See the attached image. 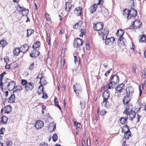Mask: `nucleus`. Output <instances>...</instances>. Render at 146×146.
<instances>
[{"instance_id": "aec40b11", "label": "nucleus", "mask_w": 146, "mask_h": 146, "mask_svg": "<svg viewBox=\"0 0 146 146\" xmlns=\"http://www.w3.org/2000/svg\"><path fill=\"white\" fill-rule=\"evenodd\" d=\"M108 90L107 89L104 91L102 94V96L104 99L108 100L110 96V94L108 92Z\"/></svg>"}, {"instance_id": "5fc2aeb1", "label": "nucleus", "mask_w": 146, "mask_h": 146, "mask_svg": "<svg viewBox=\"0 0 146 146\" xmlns=\"http://www.w3.org/2000/svg\"><path fill=\"white\" fill-rule=\"evenodd\" d=\"M37 78L38 79H40V83H41L42 82V80H43L44 79V78H43L42 77V74H38L37 77Z\"/></svg>"}, {"instance_id": "4be33fe9", "label": "nucleus", "mask_w": 146, "mask_h": 146, "mask_svg": "<svg viewBox=\"0 0 146 146\" xmlns=\"http://www.w3.org/2000/svg\"><path fill=\"white\" fill-rule=\"evenodd\" d=\"M21 51L23 52L24 53L28 50L29 48V46L27 44H25L23 45L21 47Z\"/></svg>"}, {"instance_id": "412c9836", "label": "nucleus", "mask_w": 146, "mask_h": 146, "mask_svg": "<svg viewBox=\"0 0 146 146\" xmlns=\"http://www.w3.org/2000/svg\"><path fill=\"white\" fill-rule=\"evenodd\" d=\"M39 53L38 50H33V53L30 54V55L32 57H36L39 55Z\"/></svg>"}, {"instance_id": "e2e57ef3", "label": "nucleus", "mask_w": 146, "mask_h": 146, "mask_svg": "<svg viewBox=\"0 0 146 146\" xmlns=\"http://www.w3.org/2000/svg\"><path fill=\"white\" fill-rule=\"evenodd\" d=\"M42 97L44 99H46L48 98L47 95L46 93L43 92V95Z\"/></svg>"}, {"instance_id": "680f3d73", "label": "nucleus", "mask_w": 146, "mask_h": 146, "mask_svg": "<svg viewBox=\"0 0 146 146\" xmlns=\"http://www.w3.org/2000/svg\"><path fill=\"white\" fill-rule=\"evenodd\" d=\"M39 146H48V145L47 143L43 142L40 144Z\"/></svg>"}, {"instance_id": "49530a36", "label": "nucleus", "mask_w": 146, "mask_h": 146, "mask_svg": "<svg viewBox=\"0 0 146 146\" xmlns=\"http://www.w3.org/2000/svg\"><path fill=\"white\" fill-rule=\"evenodd\" d=\"M142 77L144 79L146 78V68H145L142 72Z\"/></svg>"}, {"instance_id": "8fccbe9b", "label": "nucleus", "mask_w": 146, "mask_h": 146, "mask_svg": "<svg viewBox=\"0 0 146 146\" xmlns=\"http://www.w3.org/2000/svg\"><path fill=\"white\" fill-rule=\"evenodd\" d=\"M80 105L81 106V108L82 110L83 109L85 106V102L84 101H82L80 103Z\"/></svg>"}, {"instance_id": "1a4fd4ad", "label": "nucleus", "mask_w": 146, "mask_h": 146, "mask_svg": "<svg viewBox=\"0 0 146 146\" xmlns=\"http://www.w3.org/2000/svg\"><path fill=\"white\" fill-rule=\"evenodd\" d=\"M34 85L33 83L31 82L28 83L27 85L25 86V88L27 91L29 92L32 90L34 88Z\"/></svg>"}, {"instance_id": "bb28decb", "label": "nucleus", "mask_w": 146, "mask_h": 146, "mask_svg": "<svg viewBox=\"0 0 146 146\" xmlns=\"http://www.w3.org/2000/svg\"><path fill=\"white\" fill-rule=\"evenodd\" d=\"M123 14V15L127 16L128 19H131V16L129 17V10L128 9H125L124 10Z\"/></svg>"}, {"instance_id": "a878e982", "label": "nucleus", "mask_w": 146, "mask_h": 146, "mask_svg": "<svg viewBox=\"0 0 146 146\" xmlns=\"http://www.w3.org/2000/svg\"><path fill=\"white\" fill-rule=\"evenodd\" d=\"M15 96L13 94L11 95L9 98L8 99V101L9 103H13L15 102Z\"/></svg>"}, {"instance_id": "f03ea898", "label": "nucleus", "mask_w": 146, "mask_h": 146, "mask_svg": "<svg viewBox=\"0 0 146 146\" xmlns=\"http://www.w3.org/2000/svg\"><path fill=\"white\" fill-rule=\"evenodd\" d=\"M124 88V85L121 84L117 86L116 88V92L115 95L119 96L120 95V93L122 92Z\"/></svg>"}, {"instance_id": "473e14b6", "label": "nucleus", "mask_w": 146, "mask_h": 146, "mask_svg": "<svg viewBox=\"0 0 146 146\" xmlns=\"http://www.w3.org/2000/svg\"><path fill=\"white\" fill-rule=\"evenodd\" d=\"M129 131L130 132L128 126L127 125L124 126L122 129V132L125 133Z\"/></svg>"}, {"instance_id": "f704fd0d", "label": "nucleus", "mask_w": 146, "mask_h": 146, "mask_svg": "<svg viewBox=\"0 0 146 146\" xmlns=\"http://www.w3.org/2000/svg\"><path fill=\"white\" fill-rule=\"evenodd\" d=\"M15 90L13 91L14 93L17 92L21 91L22 90L21 86H16L15 88Z\"/></svg>"}, {"instance_id": "774afa93", "label": "nucleus", "mask_w": 146, "mask_h": 146, "mask_svg": "<svg viewBox=\"0 0 146 146\" xmlns=\"http://www.w3.org/2000/svg\"><path fill=\"white\" fill-rule=\"evenodd\" d=\"M51 60L50 58H48L47 60V63H48L50 65H51Z\"/></svg>"}, {"instance_id": "13d9d810", "label": "nucleus", "mask_w": 146, "mask_h": 146, "mask_svg": "<svg viewBox=\"0 0 146 146\" xmlns=\"http://www.w3.org/2000/svg\"><path fill=\"white\" fill-rule=\"evenodd\" d=\"M106 111L105 110H102L100 112V115L102 116L104 115L106 113Z\"/></svg>"}, {"instance_id": "052dcab7", "label": "nucleus", "mask_w": 146, "mask_h": 146, "mask_svg": "<svg viewBox=\"0 0 146 146\" xmlns=\"http://www.w3.org/2000/svg\"><path fill=\"white\" fill-rule=\"evenodd\" d=\"M45 16L47 21H49L50 20V16L47 13H45Z\"/></svg>"}, {"instance_id": "5701e85b", "label": "nucleus", "mask_w": 146, "mask_h": 146, "mask_svg": "<svg viewBox=\"0 0 146 146\" xmlns=\"http://www.w3.org/2000/svg\"><path fill=\"white\" fill-rule=\"evenodd\" d=\"M6 74L5 72H4L0 75V88L2 90H3V84L2 82V79L4 76Z\"/></svg>"}, {"instance_id": "9d476101", "label": "nucleus", "mask_w": 146, "mask_h": 146, "mask_svg": "<svg viewBox=\"0 0 146 146\" xmlns=\"http://www.w3.org/2000/svg\"><path fill=\"white\" fill-rule=\"evenodd\" d=\"M135 112L132 110L129 111L127 112V118L130 120H132L135 118Z\"/></svg>"}, {"instance_id": "79ce46f5", "label": "nucleus", "mask_w": 146, "mask_h": 146, "mask_svg": "<svg viewBox=\"0 0 146 146\" xmlns=\"http://www.w3.org/2000/svg\"><path fill=\"white\" fill-rule=\"evenodd\" d=\"M124 133H125L124 135V137L126 139H128L129 137L131 136V132L129 131Z\"/></svg>"}, {"instance_id": "ddd939ff", "label": "nucleus", "mask_w": 146, "mask_h": 146, "mask_svg": "<svg viewBox=\"0 0 146 146\" xmlns=\"http://www.w3.org/2000/svg\"><path fill=\"white\" fill-rule=\"evenodd\" d=\"M125 42L126 40L123 37H119L118 38V44L120 46H124Z\"/></svg>"}, {"instance_id": "c85d7f7f", "label": "nucleus", "mask_w": 146, "mask_h": 146, "mask_svg": "<svg viewBox=\"0 0 146 146\" xmlns=\"http://www.w3.org/2000/svg\"><path fill=\"white\" fill-rule=\"evenodd\" d=\"M132 106L131 105H128L126 107L125 110L124 112V114H125V115H127V112L129 111H130L132 110Z\"/></svg>"}, {"instance_id": "c756f323", "label": "nucleus", "mask_w": 146, "mask_h": 146, "mask_svg": "<svg viewBox=\"0 0 146 146\" xmlns=\"http://www.w3.org/2000/svg\"><path fill=\"white\" fill-rule=\"evenodd\" d=\"M56 124L54 122L51 123L48 126V129H52V131H53L56 128Z\"/></svg>"}, {"instance_id": "2f4dec72", "label": "nucleus", "mask_w": 146, "mask_h": 146, "mask_svg": "<svg viewBox=\"0 0 146 146\" xmlns=\"http://www.w3.org/2000/svg\"><path fill=\"white\" fill-rule=\"evenodd\" d=\"M72 6V5L69 2H67L66 3L65 10L67 11H68Z\"/></svg>"}, {"instance_id": "393cba45", "label": "nucleus", "mask_w": 146, "mask_h": 146, "mask_svg": "<svg viewBox=\"0 0 146 146\" xmlns=\"http://www.w3.org/2000/svg\"><path fill=\"white\" fill-rule=\"evenodd\" d=\"M124 33V31L122 29L118 30L117 31L116 35L117 36L119 37H123V36Z\"/></svg>"}, {"instance_id": "4468645a", "label": "nucleus", "mask_w": 146, "mask_h": 146, "mask_svg": "<svg viewBox=\"0 0 146 146\" xmlns=\"http://www.w3.org/2000/svg\"><path fill=\"white\" fill-rule=\"evenodd\" d=\"M105 40H106L105 44L109 45L112 44L113 42L115 40V38L113 37L109 38H107H107Z\"/></svg>"}, {"instance_id": "4c0bfd02", "label": "nucleus", "mask_w": 146, "mask_h": 146, "mask_svg": "<svg viewBox=\"0 0 146 146\" xmlns=\"http://www.w3.org/2000/svg\"><path fill=\"white\" fill-rule=\"evenodd\" d=\"M127 119L125 117H121L120 119V122L121 124H124L127 121Z\"/></svg>"}, {"instance_id": "7c9ffc66", "label": "nucleus", "mask_w": 146, "mask_h": 146, "mask_svg": "<svg viewBox=\"0 0 146 146\" xmlns=\"http://www.w3.org/2000/svg\"><path fill=\"white\" fill-rule=\"evenodd\" d=\"M40 45V42L38 41H37L34 44L33 46V49H36L35 50H38Z\"/></svg>"}, {"instance_id": "b1692460", "label": "nucleus", "mask_w": 146, "mask_h": 146, "mask_svg": "<svg viewBox=\"0 0 146 146\" xmlns=\"http://www.w3.org/2000/svg\"><path fill=\"white\" fill-rule=\"evenodd\" d=\"M130 100V98L129 96L127 95L125 96L124 97L123 100V102L124 104L125 105L127 104L128 103Z\"/></svg>"}, {"instance_id": "6e6d98bb", "label": "nucleus", "mask_w": 146, "mask_h": 146, "mask_svg": "<svg viewBox=\"0 0 146 146\" xmlns=\"http://www.w3.org/2000/svg\"><path fill=\"white\" fill-rule=\"evenodd\" d=\"M22 84L23 86H26L28 84L27 81L25 80H21Z\"/></svg>"}, {"instance_id": "a19ab883", "label": "nucleus", "mask_w": 146, "mask_h": 146, "mask_svg": "<svg viewBox=\"0 0 146 146\" xmlns=\"http://www.w3.org/2000/svg\"><path fill=\"white\" fill-rule=\"evenodd\" d=\"M108 100H105L104 99L103 101L101 103L102 106L104 107H108Z\"/></svg>"}, {"instance_id": "37998d69", "label": "nucleus", "mask_w": 146, "mask_h": 146, "mask_svg": "<svg viewBox=\"0 0 146 146\" xmlns=\"http://www.w3.org/2000/svg\"><path fill=\"white\" fill-rule=\"evenodd\" d=\"M7 44V42L6 41L3 40L0 41V45H1L3 47H4Z\"/></svg>"}, {"instance_id": "c03bdc74", "label": "nucleus", "mask_w": 146, "mask_h": 146, "mask_svg": "<svg viewBox=\"0 0 146 146\" xmlns=\"http://www.w3.org/2000/svg\"><path fill=\"white\" fill-rule=\"evenodd\" d=\"M139 96H140L142 93V91L143 89V86L142 84L140 85L139 87Z\"/></svg>"}, {"instance_id": "dca6fc26", "label": "nucleus", "mask_w": 146, "mask_h": 146, "mask_svg": "<svg viewBox=\"0 0 146 146\" xmlns=\"http://www.w3.org/2000/svg\"><path fill=\"white\" fill-rule=\"evenodd\" d=\"M82 10V8L81 7H76L75 9L74 13L77 16H80L81 15L82 12L81 11Z\"/></svg>"}, {"instance_id": "0e129e2a", "label": "nucleus", "mask_w": 146, "mask_h": 146, "mask_svg": "<svg viewBox=\"0 0 146 146\" xmlns=\"http://www.w3.org/2000/svg\"><path fill=\"white\" fill-rule=\"evenodd\" d=\"M90 139L88 137L87 140V144L88 146H89L90 145Z\"/></svg>"}, {"instance_id": "69168bd1", "label": "nucleus", "mask_w": 146, "mask_h": 146, "mask_svg": "<svg viewBox=\"0 0 146 146\" xmlns=\"http://www.w3.org/2000/svg\"><path fill=\"white\" fill-rule=\"evenodd\" d=\"M64 29H62L60 31L59 33V35H62V34L64 33Z\"/></svg>"}, {"instance_id": "20e7f679", "label": "nucleus", "mask_w": 146, "mask_h": 146, "mask_svg": "<svg viewBox=\"0 0 146 146\" xmlns=\"http://www.w3.org/2000/svg\"><path fill=\"white\" fill-rule=\"evenodd\" d=\"M103 26L104 25L102 22H99L94 24L93 29L94 30L97 31L98 32L102 29Z\"/></svg>"}, {"instance_id": "423d86ee", "label": "nucleus", "mask_w": 146, "mask_h": 146, "mask_svg": "<svg viewBox=\"0 0 146 146\" xmlns=\"http://www.w3.org/2000/svg\"><path fill=\"white\" fill-rule=\"evenodd\" d=\"M44 126V123L42 121L38 120L35 123V127L37 129H40Z\"/></svg>"}, {"instance_id": "2eb2a0df", "label": "nucleus", "mask_w": 146, "mask_h": 146, "mask_svg": "<svg viewBox=\"0 0 146 146\" xmlns=\"http://www.w3.org/2000/svg\"><path fill=\"white\" fill-rule=\"evenodd\" d=\"M65 60L63 59V62L62 63V60L61 57L59 56L58 59L57 66L58 67H60L62 66H63L65 64Z\"/></svg>"}, {"instance_id": "9b49d317", "label": "nucleus", "mask_w": 146, "mask_h": 146, "mask_svg": "<svg viewBox=\"0 0 146 146\" xmlns=\"http://www.w3.org/2000/svg\"><path fill=\"white\" fill-rule=\"evenodd\" d=\"M15 82L13 81H12L9 82L7 86V89L9 91H12L15 88Z\"/></svg>"}, {"instance_id": "f8f14e48", "label": "nucleus", "mask_w": 146, "mask_h": 146, "mask_svg": "<svg viewBox=\"0 0 146 146\" xmlns=\"http://www.w3.org/2000/svg\"><path fill=\"white\" fill-rule=\"evenodd\" d=\"M19 7L21 9V10H19V13H22L23 15H26L28 14L29 12V11L28 9H25L23 7H21L19 5H18L17 6V8L18 9Z\"/></svg>"}, {"instance_id": "72a5a7b5", "label": "nucleus", "mask_w": 146, "mask_h": 146, "mask_svg": "<svg viewBox=\"0 0 146 146\" xmlns=\"http://www.w3.org/2000/svg\"><path fill=\"white\" fill-rule=\"evenodd\" d=\"M5 113H8L11 111V107L10 106H6L5 107Z\"/></svg>"}, {"instance_id": "e433bc0d", "label": "nucleus", "mask_w": 146, "mask_h": 146, "mask_svg": "<svg viewBox=\"0 0 146 146\" xmlns=\"http://www.w3.org/2000/svg\"><path fill=\"white\" fill-rule=\"evenodd\" d=\"M115 86V85L114 84H113V83L111 82V81H110V82L106 86V87L108 89H110L113 88Z\"/></svg>"}, {"instance_id": "3c124183", "label": "nucleus", "mask_w": 146, "mask_h": 146, "mask_svg": "<svg viewBox=\"0 0 146 146\" xmlns=\"http://www.w3.org/2000/svg\"><path fill=\"white\" fill-rule=\"evenodd\" d=\"M52 139L53 141H56L58 139V137L56 134H54L53 135Z\"/></svg>"}, {"instance_id": "ea45409f", "label": "nucleus", "mask_w": 146, "mask_h": 146, "mask_svg": "<svg viewBox=\"0 0 146 146\" xmlns=\"http://www.w3.org/2000/svg\"><path fill=\"white\" fill-rule=\"evenodd\" d=\"M44 87L42 85H41L39 87L38 90V94L43 93V91Z\"/></svg>"}, {"instance_id": "09e8293b", "label": "nucleus", "mask_w": 146, "mask_h": 146, "mask_svg": "<svg viewBox=\"0 0 146 146\" xmlns=\"http://www.w3.org/2000/svg\"><path fill=\"white\" fill-rule=\"evenodd\" d=\"M34 66H35L34 62H33L30 64L29 66V70L32 71L33 69Z\"/></svg>"}, {"instance_id": "39448f33", "label": "nucleus", "mask_w": 146, "mask_h": 146, "mask_svg": "<svg viewBox=\"0 0 146 146\" xmlns=\"http://www.w3.org/2000/svg\"><path fill=\"white\" fill-rule=\"evenodd\" d=\"M83 42L80 38H77L75 39L74 41V47H78L80 46L83 44Z\"/></svg>"}, {"instance_id": "6ab92c4d", "label": "nucleus", "mask_w": 146, "mask_h": 146, "mask_svg": "<svg viewBox=\"0 0 146 146\" xmlns=\"http://www.w3.org/2000/svg\"><path fill=\"white\" fill-rule=\"evenodd\" d=\"M98 4H94L90 7V11L91 13H93L96 11L98 7Z\"/></svg>"}, {"instance_id": "f257e3e1", "label": "nucleus", "mask_w": 146, "mask_h": 146, "mask_svg": "<svg viewBox=\"0 0 146 146\" xmlns=\"http://www.w3.org/2000/svg\"><path fill=\"white\" fill-rule=\"evenodd\" d=\"M99 35L102 37L103 39H106L109 33L108 30L106 29H102L98 32Z\"/></svg>"}, {"instance_id": "c9c22d12", "label": "nucleus", "mask_w": 146, "mask_h": 146, "mask_svg": "<svg viewBox=\"0 0 146 146\" xmlns=\"http://www.w3.org/2000/svg\"><path fill=\"white\" fill-rule=\"evenodd\" d=\"M81 25L82 22L80 21L74 25L73 28L76 29H79L81 27Z\"/></svg>"}, {"instance_id": "7ed1b4c3", "label": "nucleus", "mask_w": 146, "mask_h": 146, "mask_svg": "<svg viewBox=\"0 0 146 146\" xmlns=\"http://www.w3.org/2000/svg\"><path fill=\"white\" fill-rule=\"evenodd\" d=\"M73 89L77 96L79 97L82 92V88L79 84L76 83L73 86Z\"/></svg>"}, {"instance_id": "a18cd8bd", "label": "nucleus", "mask_w": 146, "mask_h": 146, "mask_svg": "<svg viewBox=\"0 0 146 146\" xmlns=\"http://www.w3.org/2000/svg\"><path fill=\"white\" fill-rule=\"evenodd\" d=\"M7 121V118L6 117L3 116L2 117L1 120V121L2 122V123L6 124Z\"/></svg>"}, {"instance_id": "a211bd4d", "label": "nucleus", "mask_w": 146, "mask_h": 146, "mask_svg": "<svg viewBox=\"0 0 146 146\" xmlns=\"http://www.w3.org/2000/svg\"><path fill=\"white\" fill-rule=\"evenodd\" d=\"M126 94L128 95H130L133 92L134 90L132 87L127 88L126 89Z\"/></svg>"}, {"instance_id": "de8ad7c7", "label": "nucleus", "mask_w": 146, "mask_h": 146, "mask_svg": "<svg viewBox=\"0 0 146 146\" xmlns=\"http://www.w3.org/2000/svg\"><path fill=\"white\" fill-rule=\"evenodd\" d=\"M5 143L7 146H11L12 145V142L9 140L7 139L5 141Z\"/></svg>"}, {"instance_id": "0eeeda50", "label": "nucleus", "mask_w": 146, "mask_h": 146, "mask_svg": "<svg viewBox=\"0 0 146 146\" xmlns=\"http://www.w3.org/2000/svg\"><path fill=\"white\" fill-rule=\"evenodd\" d=\"M110 81L112 82L113 84H114L115 85L116 84H117L119 82V79L118 76L115 74L114 76H112L110 78Z\"/></svg>"}, {"instance_id": "58836bf2", "label": "nucleus", "mask_w": 146, "mask_h": 146, "mask_svg": "<svg viewBox=\"0 0 146 146\" xmlns=\"http://www.w3.org/2000/svg\"><path fill=\"white\" fill-rule=\"evenodd\" d=\"M34 32L33 30L32 29H29L27 30V36L29 37Z\"/></svg>"}, {"instance_id": "bf43d9fd", "label": "nucleus", "mask_w": 146, "mask_h": 146, "mask_svg": "<svg viewBox=\"0 0 146 146\" xmlns=\"http://www.w3.org/2000/svg\"><path fill=\"white\" fill-rule=\"evenodd\" d=\"M54 102L56 106L59 105L58 100L56 98H55Z\"/></svg>"}, {"instance_id": "cd10ccee", "label": "nucleus", "mask_w": 146, "mask_h": 146, "mask_svg": "<svg viewBox=\"0 0 146 146\" xmlns=\"http://www.w3.org/2000/svg\"><path fill=\"white\" fill-rule=\"evenodd\" d=\"M20 51V49L19 48H16L13 50V54L15 56H17L19 54Z\"/></svg>"}, {"instance_id": "864d4df0", "label": "nucleus", "mask_w": 146, "mask_h": 146, "mask_svg": "<svg viewBox=\"0 0 146 146\" xmlns=\"http://www.w3.org/2000/svg\"><path fill=\"white\" fill-rule=\"evenodd\" d=\"M81 34L80 35V36L83 37V36L84 35H85V30L83 29H81L80 31Z\"/></svg>"}, {"instance_id": "338daca9", "label": "nucleus", "mask_w": 146, "mask_h": 146, "mask_svg": "<svg viewBox=\"0 0 146 146\" xmlns=\"http://www.w3.org/2000/svg\"><path fill=\"white\" fill-rule=\"evenodd\" d=\"M74 63L75 64H76L77 62H78V60L77 58V56H74Z\"/></svg>"}, {"instance_id": "603ef678", "label": "nucleus", "mask_w": 146, "mask_h": 146, "mask_svg": "<svg viewBox=\"0 0 146 146\" xmlns=\"http://www.w3.org/2000/svg\"><path fill=\"white\" fill-rule=\"evenodd\" d=\"M146 39V36L145 34H143L141 38L140 42H144Z\"/></svg>"}, {"instance_id": "f3484780", "label": "nucleus", "mask_w": 146, "mask_h": 146, "mask_svg": "<svg viewBox=\"0 0 146 146\" xmlns=\"http://www.w3.org/2000/svg\"><path fill=\"white\" fill-rule=\"evenodd\" d=\"M129 14L131 17H135L137 15V11L133 8H132L130 11L129 10Z\"/></svg>"}, {"instance_id": "6e6552de", "label": "nucleus", "mask_w": 146, "mask_h": 146, "mask_svg": "<svg viewBox=\"0 0 146 146\" xmlns=\"http://www.w3.org/2000/svg\"><path fill=\"white\" fill-rule=\"evenodd\" d=\"M141 23L140 21L139 20H135L133 23L132 27L135 29L139 28L141 25Z\"/></svg>"}, {"instance_id": "4d7b16f0", "label": "nucleus", "mask_w": 146, "mask_h": 146, "mask_svg": "<svg viewBox=\"0 0 146 146\" xmlns=\"http://www.w3.org/2000/svg\"><path fill=\"white\" fill-rule=\"evenodd\" d=\"M137 69L136 65L135 64L133 65L132 66V70L133 73H135Z\"/></svg>"}]
</instances>
